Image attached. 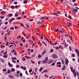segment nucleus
Instances as JSON below:
<instances>
[{
	"instance_id": "64",
	"label": "nucleus",
	"mask_w": 79,
	"mask_h": 79,
	"mask_svg": "<svg viewBox=\"0 0 79 79\" xmlns=\"http://www.w3.org/2000/svg\"><path fill=\"white\" fill-rule=\"evenodd\" d=\"M8 22H6L4 24H8Z\"/></svg>"
},
{
	"instance_id": "4",
	"label": "nucleus",
	"mask_w": 79,
	"mask_h": 79,
	"mask_svg": "<svg viewBox=\"0 0 79 79\" xmlns=\"http://www.w3.org/2000/svg\"><path fill=\"white\" fill-rule=\"evenodd\" d=\"M58 14H60V12L59 11H57V12H55L53 14V15H57Z\"/></svg>"
},
{
	"instance_id": "14",
	"label": "nucleus",
	"mask_w": 79,
	"mask_h": 79,
	"mask_svg": "<svg viewBox=\"0 0 79 79\" xmlns=\"http://www.w3.org/2000/svg\"><path fill=\"white\" fill-rule=\"evenodd\" d=\"M43 63L45 64V63H47V60H44L43 61Z\"/></svg>"
},
{
	"instance_id": "13",
	"label": "nucleus",
	"mask_w": 79,
	"mask_h": 79,
	"mask_svg": "<svg viewBox=\"0 0 79 79\" xmlns=\"http://www.w3.org/2000/svg\"><path fill=\"white\" fill-rule=\"evenodd\" d=\"M64 28H62V30L60 31V32L61 33H63V32H64Z\"/></svg>"
},
{
	"instance_id": "2",
	"label": "nucleus",
	"mask_w": 79,
	"mask_h": 79,
	"mask_svg": "<svg viewBox=\"0 0 79 79\" xmlns=\"http://www.w3.org/2000/svg\"><path fill=\"white\" fill-rule=\"evenodd\" d=\"M78 11V10H77L76 9H74L73 11H72V14L74 15V13L73 12H75V13H76Z\"/></svg>"
},
{
	"instance_id": "40",
	"label": "nucleus",
	"mask_w": 79,
	"mask_h": 79,
	"mask_svg": "<svg viewBox=\"0 0 79 79\" xmlns=\"http://www.w3.org/2000/svg\"><path fill=\"white\" fill-rule=\"evenodd\" d=\"M37 69H38V68H35V72L36 73H37Z\"/></svg>"
},
{
	"instance_id": "10",
	"label": "nucleus",
	"mask_w": 79,
	"mask_h": 79,
	"mask_svg": "<svg viewBox=\"0 0 79 79\" xmlns=\"http://www.w3.org/2000/svg\"><path fill=\"white\" fill-rule=\"evenodd\" d=\"M48 72V71H47V69H46L44 70L42 73H47Z\"/></svg>"
},
{
	"instance_id": "53",
	"label": "nucleus",
	"mask_w": 79,
	"mask_h": 79,
	"mask_svg": "<svg viewBox=\"0 0 79 79\" xmlns=\"http://www.w3.org/2000/svg\"><path fill=\"white\" fill-rule=\"evenodd\" d=\"M17 74H19V71H17Z\"/></svg>"
},
{
	"instance_id": "59",
	"label": "nucleus",
	"mask_w": 79,
	"mask_h": 79,
	"mask_svg": "<svg viewBox=\"0 0 79 79\" xmlns=\"http://www.w3.org/2000/svg\"><path fill=\"white\" fill-rule=\"evenodd\" d=\"M46 53V52L44 51L42 52V54L43 55H44V53Z\"/></svg>"
},
{
	"instance_id": "12",
	"label": "nucleus",
	"mask_w": 79,
	"mask_h": 79,
	"mask_svg": "<svg viewBox=\"0 0 79 79\" xmlns=\"http://www.w3.org/2000/svg\"><path fill=\"white\" fill-rule=\"evenodd\" d=\"M42 69H43V68L42 67H41L39 69V71H40V72H42Z\"/></svg>"
},
{
	"instance_id": "55",
	"label": "nucleus",
	"mask_w": 79,
	"mask_h": 79,
	"mask_svg": "<svg viewBox=\"0 0 79 79\" xmlns=\"http://www.w3.org/2000/svg\"><path fill=\"white\" fill-rule=\"evenodd\" d=\"M52 66H55V63H53L52 64Z\"/></svg>"
},
{
	"instance_id": "30",
	"label": "nucleus",
	"mask_w": 79,
	"mask_h": 79,
	"mask_svg": "<svg viewBox=\"0 0 79 79\" xmlns=\"http://www.w3.org/2000/svg\"><path fill=\"white\" fill-rule=\"evenodd\" d=\"M6 39H7V38H6V36L5 35V37L4 38V40L6 41Z\"/></svg>"
},
{
	"instance_id": "45",
	"label": "nucleus",
	"mask_w": 79,
	"mask_h": 79,
	"mask_svg": "<svg viewBox=\"0 0 79 79\" xmlns=\"http://www.w3.org/2000/svg\"><path fill=\"white\" fill-rule=\"evenodd\" d=\"M45 60L46 61H48V57H46L45 58Z\"/></svg>"
},
{
	"instance_id": "6",
	"label": "nucleus",
	"mask_w": 79,
	"mask_h": 79,
	"mask_svg": "<svg viewBox=\"0 0 79 79\" xmlns=\"http://www.w3.org/2000/svg\"><path fill=\"white\" fill-rule=\"evenodd\" d=\"M15 19L14 18H11L8 21V22H12L13 20H15Z\"/></svg>"
},
{
	"instance_id": "15",
	"label": "nucleus",
	"mask_w": 79,
	"mask_h": 79,
	"mask_svg": "<svg viewBox=\"0 0 79 79\" xmlns=\"http://www.w3.org/2000/svg\"><path fill=\"white\" fill-rule=\"evenodd\" d=\"M27 3V0H25L24 2H23V3L24 4H25L26 3Z\"/></svg>"
},
{
	"instance_id": "19",
	"label": "nucleus",
	"mask_w": 79,
	"mask_h": 79,
	"mask_svg": "<svg viewBox=\"0 0 79 79\" xmlns=\"http://www.w3.org/2000/svg\"><path fill=\"white\" fill-rule=\"evenodd\" d=\"M38 45H39L40 46V47H42V44L40 43V41L38 43Z\"/></svg>"
},
{
	"instance_id": "48",
	"label": "nucleus",
	"mask_w": 79,
	"mask_h": 79,
	"mask_svg": "<svg viewBox=\"0 0 79 79\" xmlns=\"http://www.w3.org/2000/svg\"><path fill=\"white\" fill-rule=\"evenodd\" d=\"M33 20H34L33 19H30L29 20V21H33Z\"/></svg>"
},
{
	"instance_id": "18",
	"label": "nucleus",
	"mask_w": 79,
	"mask_h": 79,
	"mask_svg": "<svg viewBox=\"0 0 79 79\" xmlns=\"http://www.w3.org/2000/svg\"><path fill=\"white\" fill-rule=\"evenodd\" d=\"M65 68H66V66H65V65L64 66V67L62 69V70L64 71V70L65 69Z\"/></svg>"
},
{
	"instance_id": "32",
	"label": "nucleus",
	"mask_w": 79,
	"mask_h": 79,
	"mask_svg": "<svg viewBox=\"0 0 79 79\" xmlns=\"http://www.w3.org/2000/svg\"><path fill=\"white\" fill-rule=\"evenodd\" d=\"M31 38L33 39V40H35V38H34V36H31Z\"/></svg>"
},
{
	"instance_id": "57",
	"label": "nucleus",
	"mask_w": 79,
	"mask_h": 79,
	"mask_svg": "<svg viewBox=\"0 0 79 79\" xmlns=\"http://www.w3.org/2000/svg\"><path fill=\"white\" fill-rule=\"evenodd\" d=\"M53 52V49H51L50 50V52H51L52 53V52Z\"/></svg>"
},
{
	"instance_id": "20",
	"label": "nucleus",
	"mask_w": 79,
	"mask_h": 79,
	"mask_svg": "<svg viewBox=\"0 0 79 79\" xmlns=\"http://www.w3.org/2000/svg\"><path fill=\"white\" fill-rule=\"evenodd\" d=\"M13 16V14H9V17H11V16Z\"/></svg>"
},
{
	"instance_id": "35",
	"label": "nucleus",
	"mask_w": 79,
	"mask_h": 79,
	"mask_svg": "<svg viewBox=\"0 0 79 79\" xmlns=\"http://www.w3.org/2000/svg\"><path fill=\"white\" fill-rule=\"evenodd\" d=\"M15 17H17V16H18V15L17 14V13H16L15 14Z\"/></svg>"
},
{
	"instance_id": "54",
	"label": "nucleus",
	"mask_w": 79,
	"mask_h": 79,
	"mask_svg": "<svg viewBox=\"0 0 79 79\" xmlns=\"http://www.w3.org/2000/svg\"><path fill=\"white\" fill-rule=\"evenodd\" d=\"M14 4H15V5H16V4H17L18 2H15L14 3Z\"/></svg>"
},
{
	"instance_id": "38",
	"label": "nucleus",
	"mask_w": 79,
	"mask_h": 79,
	"mask_svg": "<svg viewBox=\"0 0 79 79\" xmlns=\"http://www.w3.org/2000/svg\"><path fill=\"white\" fill-rule=\"evenodd\" d=\"M72 72H73V73H74L75 72V71H76V70L73 69V70H72Z\"/></svg>"
},
{
	"instance_id": "58",
	"label": "nucleus",
	"mask_w": 79,
	"mask_h": 79,
	"mask_svg": "<svg viewBox=\"0 0 79 79\" xmlns=\"http://www.w3.org/2000/svg\"><path fill=\"white\" fill-rule=\"evenodd\" d=\"M62 64H64V61L63 60H62Z\"/></svg>"
},
{
	"instance_id": "33",
	"label": "nucleus",
	"mask_w": 79,
	"mask_h": 79,
	"mask_svg": "<svg viewBox=\"0 0 79 79\" xmlns=\"http://www.w3.org/2000/svg\"><path fill=\"white\" fill-rule=\"evenodd\" d=\"M7 73L9 74V73H11V71H10V70H9L7 71Z\"/></svg>"
},
{
	"instance_id": "34",
	"label": "nucleus",
	"mask_w": 79,
	"mask_h": 79,
	"mask_svg": "<svg viewBox=\"0 0 79 79\" xmlns=\"http://www.w3.org/2000/svg\"><path fill=\"white\" fill-rule=\"evenodd\" d=\"M42 43L45 45V46H47V44H46V43H45V42L42 41Z\"/></svg>"
},
{
	"instance_id": "26",
	"label": "nucleus",
	"mask_w": 79,
	"mask_h": 79,
	"mask_svg": "<svg viewBox=\"0 0 79 79\" xmlns=\"http://www.w3.org/2000/svg\"><path fill=\"white\" fill-rule=\"evenodd\" d=\"M11 8H12V9H15V6H11Z\"/></svg>"
},
{
	"instance_id": "47",
	"label": "nucleus",
	"mask_w": 79,
	"mask_h": 79,
	"mask_svg": "<svg viewBox=\"0 0 79 79\" xmlns=\"http://www.w3.org/2000/svg\"><path fill=\"white\" fill-rule=\"evenodd\" d=\"M9 77H10V78H12V76H11V75H10L9 76Z\"/></svg>"
},
{
	"instance_id": "1",
	"label": "nucleus",
	"mask_w": 79,
	"mask_h": 79,
	"mask_svg": "<svg viewBox=\"0 0 79 79\" xmlns=\"http://www.w3.org/2000/svg\"><path fill=\"white\" fill-rule=\"evenodd\" d=\"M67 26L69 27H71L72 26V24L71 23H67Z\"/></svg>"
},
{
	"instance_id": "31",
	"label": "nucleus",
	"mask_w": 79,
	"mask_h": 79,
	"mask_svg": "<svg viewBox=\"0 0 79 79\" xmlns=\"http://www.w3.org/2000/svg\"><path fill=\"white\" fill-rule=\"evenodd\" d=\"M56 66L57 67H60V68H61V66L60 65H57Z\"/></svg>"
},
{
	"instance_id": "22",
	"label": "nucleus",
	"mask_w": 79,
	"mask_h": 79,
	"mask_svg": "<svg viewBox=\"0 0 79 79\" xmlns=\"http://www.w3.org/2000/svg\"><path fill=\"white\" fill-rule=\"evenodd\" d=\"M11 71H13V72H14V71H15V69L13 68H12V69H11Z\"/></svg>"
},
{
	"instance_id": "60",
	"label": "nucleus",
	"mask_w": 79,
	"mask_h": 79,
	"mask_svg": "<svg viewBox=\"0 0 79 79\" xmlns=\"http://www.w3.org/2000/svg\"><path fill=\"white\" fill-rule=\"evenodd\" d=\"M72 55L73 57H75V55H74V54H72Z\"/></svg>"
},
{
	"instance_id": "39",
	"label": "nucleus",
	"mask_w": 79,
	"mask_h": 79,
	"mask_svg": "<svg viewBox=\"0 0 79 79\" xmlns=\"http://www.w3.org/2000/svg\"><path fill=\"white\" fill-rule=\"evenodd\" d=\"M1 34H2V35H3L4 34V31H2Z\"/></svg>"
},
{
	"instance_id": "7",
	"label": "nucleus",
	"mask_w": 79,
	"mask_h": 79,
	"mask_svg": "<svg viewBox=\"0 0 79 79\" xmlns=\"http://www.w3.org/2000/svg\"><path fill=\"white\" fill-rule=\"evenodd\" d=\"M54 24H55V25H56L57 26L58 24V22L57 21H56L54 22Z\"/></svg>"
},
{
	"instance_id": "16",
	"label": "nucleus",
	"mask_w": 79,
	"mask_h": 79,
	"mask_svg": "<svg viewBox=\"0 0 79 79\" xmlns=\"http://www.w3.org/2000/svg\"><path fill=\"white\" fill-rule=\"evenodd\" d=\"M3 58H8V56L4 55L3 56Z\"/></svg>"
},
{
	"instance_id": "37",
	"label": "nucleus",
	"mask_w": 79,
	"mask_h": 79,
	"mask_svg": "<svg viewBox=\"0 0 79 79\" xmlns=\"http://www.w3.org/2000/svg\"><path fill=\"white\" fill-rule=\"evenodd\" d=\"M69 19H71L72 18H71V15H69Z\"/></svg>"
},
{
	"instance_id": "36",
	"label": "nucleus",
	"mask_w": 79,
	"mask_h": 79,
	"mask_svg": "<svg viewBox=\"0 0 79 79\" xmlns=\"http://www.w3.org/2000/svg\"><path fill=\"white\" fill-rule=\"evenodd\" d=\"M32 69H30L29 70V73H31V72H32Z\"/></svg>"
},
{
	"instance_id": "49",
	"label": "nucleus",
	"mask_w": 79,
	"mask_h": 79,
	"mask_svg": "<svg viewBox=\"0 0 79 79\" xmlns=\"http://www.w3.org/2000/svg\"><path fill=\"white\" fill-rule=\"evenodd\" d=\"M20 26H22V27H23L24 25H23V24L21 23V24H20Z\"/></svg>"
},
{
	"instance_id": "51",
	"label": "nucleus",
	"mask_w": 79,
	"mask_h": 79,
	"mask_svg": "<svg viewBox=\"0 0 79 79\" xmlns=\"http://www.w3.org/2000/svg\"><path fill=\"white\" fill-rule=\"evenodd\" d=\"M25 73L27 74V75H28V73H27V70L25 71Z\"/></svg>"
},
{
	"instance_id": "17",
	"label": "nucleus",
	"mask_w": 79,
	"mask_h": 79,
	"mask_svg": "<svg viewBox=\"0 0 79 79\" xmlns=\"http://www.w3.org/2000/svg\"><path fill=\"white\" fill-rule=\"evenodd\" d=\"M46 18V16H44V17H43L42 18H40V19H41V20H42V19H44V18Z\"/></svg>"
},
{
	"instance_id": "42",
	"label": "nucleus",
	"mask_w": 79,
	"mask_h": 79,
	"mask_svg": "<svg viewBox=\"0 0 79 79\" xmlns=\"http://www.w3.org/2000/svg\"><path fill=\"white\" fill-rule=\"evenodd\" d=\"M70 69L71 70V71H72L73 70V68L72 67H70Z\"/></svg>"
},
{
	"instance_id": "11",
	"label": "nucleus",
	"mask_w": 79,
	"mask_h": 79,
	"mask_svg": "<svg viewBox=\"0 0 79 79\" xmlns=\"http://www.w3.org/2000/svg\"><path fill=\"white\" fill-rule=\"evenodd\" d=\"M21 19H22V17H18L17 18V19L18 20Z\"/></svg>"
},
{
	"instance_id": "62",
	"label": "nucleus",
	"mask_w": 79,
	"mask_h": 79,
	"mask_svg": "<svg viewBox=\"0 0 79 79\" xmlns=\"http://www.w3.org/2000/svg\"><path fill=\"white\" fill-rule=\"evenodd\" d=\"M79 72H77V77H78L79 76Z\"/></svg>"
},
{
	"instance_id": "44",
	"label": "nucleus",
	"mask_w": 79,
	"mask_h": 79,
	"mask_svg": "<svg viewBox=\"0 0 79 79\" xmlns=\"http://www.w3.org/2000/svg\"><path fill=\"white\" fill-rule=\"evenodd\" d=\"M20 76H23V74H22V73H20L19 74Z\"/></svg>"
},
{
	"instance_id": "41",
	"label": "nucleus",
	"mask_w": 79,
	"mask_h": 79,
	"mask_svg": "<svg viewBox=\"0 0 79 79\" xmlns=\"http://www.w3.org/2000/svg\"><path fill=\"white\" fill-rule=\"evenodd\" d=\"M60 49V48H59V47H56V50H59Z\"/></svg>"
},
{
	"instance_id": "50",
	"label": "nucleus",
	"mask_w": 79,
	"mask_h": 79,
	"mask_svg": "<svg viewBox=\"0 0 79 79\" xmlns=\"http://www.w3.org/2000/svg\"><path fill=\"white\" fill-rule=\"evenodd\" d=\"M58 47H59V49L60 48H61V45H59V46Z\"/></svg>"
},
{
	"instance_id": "8",
	"label": "nucleus",
	"mask_w": 79,
	"mask_h": 79,
	"mask_svg": "<svg viewBox=\"0 0 79 79\" xmlns=\"http://www.w3.org/2000/svg\"><path fill=\"white\" fill-rule=\"evenodd\" d=\"M75 51L76 52V53H77V54L79 53V51L78 49H75Z\"/></svg>"
},
{
	"instance_id": "52",
	"label": "nucleus",
	"mask_w": 79,
	"mask_h": 79,
	"mask_svg": "<svg viewBox=\"0 0 79 79\" xmlns=\"http://www.w3.org/2000/svg\"><path fill=\"white\" fill-rule=\"evenodd\" d=\"M10 30H13L14 29V28L13 27H11L10 28Z\"/></svg>"
},
{
	"instance_id": "56",
	"label": "nucleus",
	"mask_w": 79,
	"mask_h": 79,
	"mask_svg": "<svg viewBox=\"0 0 79 79\" xmlns=\"http://www.w3.org/2000/svg\"><path fill=\"white\" fill-rule=\"evenodd\" d=\"M24 52V50H22L21 52H20V53H23Z\"/></svg>"
},
{
	"instance_id": "46",
	"label": "nucleus",
	"mask_w": 79,
	"mask_h": 79,
	"mask_svg": "<svg viewBox=\"0 0 79 79\" xmlns=\"http://www.w3.org/2000/svg\"><path fill=\"white\" fill-rule=\"evenodd\" d=\"M15 8H18V5H16L15 6Z\"/></svg>"
},
{
	"instance_id": "24",
	"label": "nucleus",
	"mask_w": 79,
	"mask_h": 79,
	"mask_svg": "<svg viewBox=\"0 0 79 79\" xmlns=\"http://www.w3.org/2000/svg\"><path fill=\"white\" fill-rule=\"evenodd\" d=\"M0 18L1 19H3L5 18V17H4L3 16H1L0 17Z\"/></svg>"
},
{
	"instance_id": "28",
	"label": "nucleus",
	"mask_w": 79,
	"mask_h": 79,
	"mask_svg": "<svg viewBox=\"0 0 79 79\" xmlns=\"http://www.w3.org/2000/svg\"><path fill=\"white\" fill-rule=\"evenodd\" d=\"M42 57V56H41V55L39 54L38 56V57L39 58H40L41 57Z\"/></svg>"
},
{
	"instance_id": "5",
	"label": "nucleus",
	"mask_w": 79,
	"mask_h": 79,
	"mask_svg": "<svg viewBox=\"0 0 79 79\" xmlns=\"http://www.w3.org/2000/svg\"><path fill=\"white\" fill-rule=\"evenodd\" d=\"M52 57L53 58H57V56L56 54H53L52 55Z\"/></svg>"
},
{
	"instance_id": "9",
	"label": "nucleus",
	"mask_w": 79,
	"mask_h": 79,
	"mask_svg": "<svg viewBox=\"0 0 79 79\" xmlns=\"http://www.w3.org/2000/svg\"><path fill=\"white\" fill-rule=\"evenodd\" d=\"M8 64H9V66L11 68H12V67H13V65H12L10 63V62H9L8 63Z\"/></svg>"
},
{
	"instance_id": "27",
	"label": "nucleus",
	"mask_w": 79,
	"mask_h": 79,
	"mask_svg": "<svg viewBox=\"0 0 79 79\" xmlns=\"http://www.w3.org/2000/svg\"><path fill=\"white\" fill-rule=\"evenodd\" d=\"M57 64H61V62H57Z\"/></svg>"
},
{
	"instance_id": "63",
	"label": "nucleus",
	"mask_w": 79,
	"mask_h": 79,
	"mask_svg": "<svg viewBox=\"0 0 79 79\" xmlns=\"http://www.w3.org/2000/svg\"><path fill=\"white\" fill-rule=\"evenodd\" d=\"M22 60H23V61H26V59L24 58H23L22 59Z\"/></svg>"
},
{
	"instance_id": "3",
	"label": "nucleus",
	"mask_w": 79,
	"mask_h": 79,
	"mask_svg": "<svg viewBox=\"0 0 79 79\" xmlns=\"http://www.w3.org/2000/svg\"><path fill=\"white\" fill-rule=\"evenodd\" d=\"M65 63L66 65H67L68 64V63H69V60L68 59H65Z\"/></svg>"
},
{
	"instance_id": "25",
	"label": "nucleus",
	"mask_w": 79,
	"mask_h": 79,
	"mask_svg": "<svg viewBox=\"0 0 79 79\" xmlns=\"http://www.w3.org/2000/svg\"><path fill=\"white\" fill-rule=\"evenodd\" d=\"M12 60H17V58H16V57L12 58Z\"/></svg>"
},
{
	"instance_id": "21",
	"label": "nucleus",
	"mask_w": 79,
	"mask_h": 79,
	"mask_svg": "<svg viewBox=\"0 0 79 79\" xmlns=\"http://www.w3.org/2000/svg\"><path fill=\"white\" fill-rule=\"evenodd\" d=\"M58 31H59V29H56L54 30V31H55V32H58Z\"/></svg>"
},
{
	"instance_id": "23",
	"label": "nucleus",
	"mask_w": 79,
	"mask_h": 79,
	"mask_svg": "<svg viewBox=\"0 0 79 79\" xmlns=\"http://www.w3.org/2000/svg\"><path fill=\"white\" fill-rule=\"evenodd\" d=\"M5 11H3L1 13V14H5Z\"/></svg>"
},
{
	"instance_id": "29",
	"label": "nucleus",
	"mask_w": 79,
	"mask_h": 79,
	"mask_svg": "<svg viewBox=\"0 0 79 79\" xmlns=\"http://www.w3.org/2000/svg\"><path fill=\"white\" fill-rule=\"evenodd\" d=\"M76 72H75L74 74V77H76Z\"/></svg>"
},
{
	"instance_id": "43",
	"label": "nucleus",
	"mask_w": 79,
	"mask_h": 79,
	"mask_svg": "<svg viewBox=\"0 0 79 79\" xmlns=\"http://www.w3.org/2000/svg\"><path fill=\"white\" fill-rule=\"evenodd\" d=\"M12 62H13V63H16V61L13 60H12Z\"/></svg>"
},
{
	"instance_id": "61",
	"label": "nucleus",
	"mask_w": 79,
	"mask_h": 79,
	"mask_svg": "<svg viewBox=\"0 0 79 79\" xmlns=\"http://www.w3.org/2000/svg\"><path fill=\"white\" fill-rule=\"evenodd\" d=\"M6 70L5 69H3V71H4V72H6Z\"/></svg>"
}]
</instances>
